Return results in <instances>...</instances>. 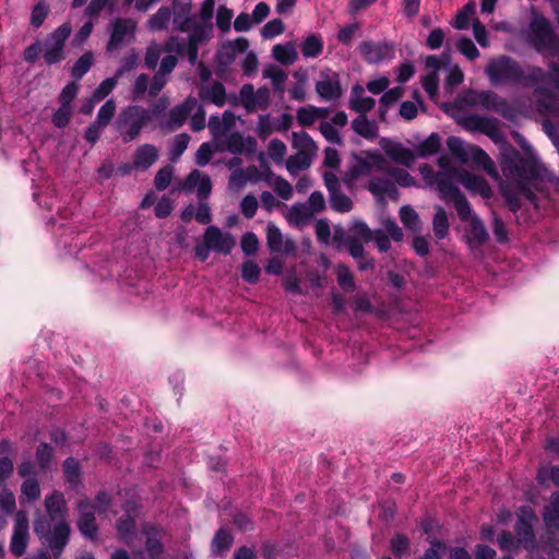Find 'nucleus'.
Returning a JSON list of instances; mask_svg holds the SVG:
<instances>
[{
	"instance_id": "49",
	"label": "nucleus",
	"mask_w": 559,
	"mask_h": 559,
	"mask_svg": "<svg viewBox=\"0 0 559 559\" xmlns=\"http://www.w3.org/2000/svg\"><path fill=\"white\" fill-rule=\"evenodd\" d=\"M115 112H116V103L114 99H108L98 109L96 119L94 121H96L97 124L107 127L110 123L111 119L114 118Z\"/></svg>"
},
{
	"instance_id": "24",
	"label": "nucleus",
	"mask_w": 559,
	"mask_h": 559,
	"mask_svg": "<svg viewBox=\"0 0 559 559\" xmlns=\"http://www.w3.org/2000/svg\"><path fill=\"white\" fill-rule=\"evenodd\" d=\"M266 243L271 252H281L284 250L286 253H292L296 246L292 239L283 241V235L273 223H269L266 227Z\"/></svg>"
},
{
	"instance_id": "9",
	"label": "nucleus",
	"mask_w": 559,
	"mask_h": 559,
	"mask_svg": "<svg viewBox=\"0 0 559 559\" xmlns=\"http://www.w3.org/2000/svg\"><path fill=\"white\" fill-rule=\"evenodd\" d=\"M323 181L329 192V202L333 211L348 213L353 210V201L341 190V182L337 176L331 171L323 174Z\"/></svg>"
},
{
	"instance_id": "61",
	"label": "nucleus",
	"mask_w": 559,
	"mask_h": 559,
	"mask_svg": "<svg viewBox=\"0 0 559 559\" xmlns=\"http://www.w3.org/2000/svg\"><path fill=\"white\" fill-rule=\"evenodd\" d=\"M475 9L476 2H466V4L456 15L455 27L457 29H465L468 27L469 19L474 14Z\"/></svg>"
},
{
	"instance_id": "29",
	"label": "nucleus",
	"mask_w": 559,
	"mask_h": 559,
	"mask_svg": "<svg viewBox=\"0 0 559 559\" xmlns=\"http://www.w3.org/2000/svg\"><path fill=\"white\" fill-rule=\"evenodd\" d=\"M62 472L66 481L72 489H75L81 483V466L76 459L70 456L62 463Z\"/></svg>"
},
{
	"instance_id": "12",
	"label": "nucleus",
	"mask_w": 559,
	"mask_h": 559,
	"mask_svg": "<svg viewBox=\"0 0 559 559\" xmlns=\"http://www.w3.org/2000/svg\"><path fill=\"white\" fill-rule=\"evenodd\" d=\"M76 507L80 511V516L76 522L80 533L91 540L96 539L98 535V526L92 501L88 499H81Z\"/></svg>"
},
{
	"instance_id": "30",
	"label": "nucleus",
	"mask_w": 559,
	"mask_h": 559,
	"mask_svg": "<svg viewBox=\"0 0 559 559\" xmlns=\"http://www.w3.org/2000/svg\"><path fill=\"white\" fill-rule=\"evenodd\" d=\"M437 187L440 195L445 201H454L463 193L459 187L453 182L452 178L448 175H440L437 178Z\"/></svg>"
},
{
	"instance_id": "48",
	"label": "nucleus",
	"mask_w": 559,
	"mask_h": 559,
	"mask_svg": "<svg viewBox=\"0 0 559 559\" xmlns=\"http://www.w3.org/2000/svg\"><path fill=\"white\" fill-rule=\"evenodd\" d=\"M190 141V135L188 133H180L175 136L171 148H170V160L177 162L180 156L185 153L188 147Z\"/></svg>"
},
{
	"instance_id": "47",
	"label": "nucleus",
	"mask_w": 559,
	"mask_h": 559,
	"mask_svg": "<svg viewBox=\"0 0 559 559\" xmlns=\"http://www.w3.org/2000/svg\"><path fill=\"white\" fill-rule=\"evenodd\" d=\"M447 145L452 155H454L462 163H466L468 159V148L464 146V143L459 136H449L447 139Z\"/></svg>"
},
{
	"instance_id": "13",
	"label": "nucleus",
	"mask_w": 559,
	"mask_h": 559,
	"mask_svg": "<svg viewBox=\"0 0 559 559\" xmlns=\"http://www.w3.org/2000/svg\"><path fill=\"white\" fill-rule=\"evenodd\" d=\"M135 24L131 19L117 17L111 22V33L106 49L115 51L126 41L127 37H133Z\"/></svg>"
},
{
	"instance_id": "53",
	"label": "nucleus",
	"mask_w": 559,
	"mask_h": 559,
	"mask_svg": "<svg viewBox=\"0 0 559 559\" xmlns=\"http://www.w3.org/2000/svg\"><path fill=\"white\" fill-rule=\"evenodd\" d=\"M429 548H427L423 556L417 559H443L442 552L447 548V544L438 538L429 539Z\"/></svg>"
},
{
	"instance_id": "52",
	"label": "nucleus",
	"mask_w": 559,
	"mask_h": 559,
	"mask_svg": "<svg viewBox=\"0 0 559 559\" xmlns=\"http://www.w3.org/2000/svg\"><path fill=\"white\" fill-rule=\"evenodd\" d=\"M240 102L242 106L246 108L248 112H252L255 110V91L252 84H245L241 86L240 92Z\"/></svg>"
},
{
	"instance_id": "31",
	"label": "nucleus",
	"mask_w": 559,
	"mask_h": 559,
	"mask_svg": "<svg viewBox=\"0 0 559 559\" xmlns=\"http://www.w3.org/2000/svg\"><path fill=\"white\" fill-rule=\"evenodd\" d=\"M272 56L280 63L290 66L297 59V51L293 43L277 44L272 48Z\"/></svg>"
},
{
	"instance_id": "54",
	"label": "nucleus",
	"mask_w": 559,
	"mask_h": 559,
	"mask_svg": "<svg viewBox=\"0 0 559 559\" xmlns=\"http://www.w3.org/2000/svg\"><path fill=\"white\" fill-rule=\"evenodd\" d=\"M260 275L261 270L258 263H255L252 260H248L242 263L241 276L246 282H248L249 284H255L259 281Z\"/></svg>"
},
{
	"instance_id": "36",
	"label": "nucleus",
	"mask_w": 559,
	"mask_h": 559,
	"mask_svg": "<svg viewBox=\"0 0 559 559\" xmlns=\"http://www.w3.org/2000/svg\"><path fill=\"white\" fill-rule=\"evenodd\" d=\"M178 2H173L176 5ZM191 9V2H185L183 5L177 11V7L174 8V25L181 32H187L192 24V17L189 15Z\"/></svg>"
},
{
	"instance_id": "10",
	"label": "nucleus",
	"mask_w": 559,
	"mask_h": 559,
	"mask_svg": "<svg viewBox=\"0 0 559 559\" xmlns=\"http://www.w3.org/2000/svg\"><path fill=\"white\" fill-rule=\"evenodd\" d=\"M353 159L354 163L349 168V176L352 179L369 174L372 166L382 169L384 165L383 156L377 151L368 150L355 153L353 155Z\"/></svg>"
},
{
	"instance_id": "3",
	"label": "nucleus",
	"mask_w": 559,
	"mask_h": 559,
	"mask_svg": "<svg viewBox=\"0 0 559 559\" xmlns=\"http://www.w3.org/2000/svg\"><path fill=\"white\" fill-rule=\"evenodd\" d=\"M72 33L70 23H63L49 33L43 40L36 39L23 51V60L35 63L40 57L47 67L60 64L67 58L66 43Z\"/></svg>"
},
{
	"instance_id": "23",
	"label": "nucleus",
	"mask_w": 559,
	"mask_h": 559,
	"mask_svg": "<svg viewBox=\"0 0 559 559\" xmlns=\"http://www.w3.org/2000/svg\"><path fill=\"white\" fill-rule=\"evenodd\" d=\"M316 92L320 98L331 102L338 99L342 95V86L337 73H333L332 76L318 81L316 83Z\"/></svg>"
},
{
	"instance_id": "40",
	"label": "nucleus",
	"mask_w": 559,
	"mask_h": 559,
	"mask_svg": "<svg viewBox=\"0 0 559 559\" xmlns=\"http://www.w3.org/2000/svg\"><path fill=\"white\" fill-rule=\"evenodd\" d=\"M400 219L404 227L411 231H418L420 229V219L417 212L409 205H403L400 209Z\"/></svg>"
},
{
	"instance_id": "7",
	"label": "nucleus",
	"mask_w": 559,
	"mask_h": 559,
	"mask_svg": "<svg viewBox=\"0 0 559 559\" xmlns=\"http://www.w3.org/2000/svg\"><path fill=\"white\" fill-rule=\"evenodd\" d=\"M471 105L493 111L507 120H513L516 115L515 108L493 91L474 92Z\"/></svg>"
},
{
	"instance_id": "16",
	"label": "nucleus",
	"mask_w": 559,
	"mask_h": 559,
	"mask_svg": "<svg viewBox=\"0 0 559 559\" xmlns=\"http://www.w3.org/2000/svg\"><path fill=\"white\" fill-rule=\"evenodd\" d=\"M198 100L193 96H188L183 103L173 107L168 115L166 127L169 130H176L183 126L192 110L197 107Z\"/></svg>"
},
{
	"instance_id": "32",
	"label": "nucleus",
	"mask_w": 559,
	"mask_h": 559,
	"mask_svg": "<svg viewBox=\"0 0 559 559\" xmlns=\"http://www.w3.org/2000/svg\"><path fill=\"white\" fill-rule=\"evenodd\" d=\"M234 543L233 535L225 528H219L216 531L212 543H211V552L213 556L222 555L223 552L229 550Z\"/></svg>"
},
{
	"instance_id": "50",
	"label": "nucleus",
	"mask_w": 559,
	"mask_h": 559,
	"mask_svg": "<svg viewBox=\"0 0 559 559\" xmlns=\"http://www.w3.org/2000/svg\"><path fill=\"white\" fill-rule=\"evenodd\" d=\"M337 283L340 287L346 293H352L356 289L354 276L346 265L342 264L338 266Z\"/></svg>"
},
{
	"instance_id": "39",
	"label": "nucleus",
	"mask_w": 559,
	"mask_h": 559,
	"mask_svg": "<svg viewBox=\"0 0 559 559\" xmlns=\"http://www.w3.org/2000/svg\"><path fill=\"white\" fill-rule=\"evenodd\" d=\"M36 462L43 472L51 467L53 461V449L47 442H40L35 452Z\"/></svg>"
},
{
	"instance_id": "6",
	"label": "nucleus",
	"mask_w": 559,
	"mask_h": 559,
	"mask_svg": "<svg viewBox=\"0 0 559 559\" xmlns=\"http://www.w3.org/2000/svg\"><path fill=\"white\" fill-rule=\"evenodd\" d=\"M531 43L538 52L547 51L552 57L559 56V39L550 22L543 16L531 22Z\"/></svg>"
},
{
	"instance_id": "25",
	"label": "nucleus",
	"mask_w": 559,
	"mask_h": 559,
	"mask_svg": "<svg viewBox=\"0 0 559 559\" xmlns=\"http://www.w3.org/2000/svg\"><path fill=\"white\" fill-rule=\"evenodd\" d=\"M461 182L467 190L479 194L484 199H489L492 197L490 185L481 176L464 173L461 175Z\"/></svg>"
},
{
	"instance_id": "64",
	"label": "nucleus",
	"mask_w": 559,
	"mask_h": 559,
	"mask_svg": "<svg viewBox=\"0 0 559 559\" xmlns=\"http://www.w3.org/2000/svg\"><path fill=\"white\" fill-rule=\"evenodd\" d=\"M49 7L47 5V2H37L36 5L33 8L32 14H31V24L35 28H38L43 25L44 21L46 20L48 13H49Z\"/></svg>"
},
{
	"instance_id": "20",
	"label": "nucleus",
	"mask_w": 559,
	"mask_h": 559,
	"mask_svg": "<svg viewBox=\"0 0 559 559\" xmlns=\"http://www.w3.org/2000/svg\"><path fill=\"white\" fill-rule=\"evenodd\" d=\"M358 50L366 62L374 64L381 62L389 55L391 46L365 40L359 44Z\"/></svg>"
},
{
	"instance_id": "14",
	"label": "nucleus",
	"mask_w": 559,
	"mask_h": 559,
	"mask_svg": "<svg viewBox=\"0 0 559 559\" xmlns=\"http://www.w3.org/2000/svg\"><path fill=\"white\" fill-rule=\"evenodd\" d=\"M28 543V520L25 514L19 512L16 514L15 524L13 527V534L10 543L11 552L21 557L25 554Z\"/></svg>"
},
{
	"instance_id": "60",
	"label": "nucleus",
	"mask_w": 559,
	"mask_h": 559,
	"mask_svg": "<svg viewBox=\"0 0 559 559\" xmlns=\"http://www.w3.org/2000/svg\"><path fill=\"white\" fill-rule=\"evenodd\" d=\"M457 49L459 51L464 55L469 60H475L479 57V50L474 44V41L468 37H461L457 40Z\"/></svg>"
},
{
	"instance_id": "59",
	"label": "nucleus",
	"mask_w": 559,
	"mask_h": 559,
	"mask_svg": "<svg viewBox=\"0 0 559 559\" xmlns=\"http://www.w3.org/2000/svg\"><path fill=\"white\" fill-rule=\"evenodd\" d=\"M21 492L28 501H35L40 497L39 483L36 478H26L21 486Z\"/></svg>"
},
{
	"instance_id": "42",
	"label": "nucleus",
	"mask_w": 559,
	"mask_h": 559,
	"mask_svg": "<svg viewBox=\"0 0 559 559\" xmlns=\"http://www.w3.org/2000/svg\"><path fill=\"white\" fill-rule=\"evenodd\" d=\"M311 165V155L307 154V152H297L294 155H290L286 160L287 170L293 174L297 170L308 169Z\"/></svg>"
},
{
	"instance_id": "62",
	"label": "nucleus",
	"mask_w": 559,
	"mask_h": 559,
	"mask_svg": "<svg viewBox=\"0 0 559 559\" xmlns=\"http://www.w3.org/2000/svg\"><path fill=\"white\" fill-rule=\"evenodd\" d=\"M453 205L462 222H469L473 218L471 204L464 194L454 200Z\"/></svg>"
},
{
	"instance_id": "46",
	"label": "nucleus",
	"mask_w": 559,
	"mask_h": 559,
	"mask_svg": "<svg viewBox=\"0 0 559 559\" xmlns=\"http://www.w3.org/2000/svg\"><path fill=\"white\" fill-rule=\"evenodd\" d=\"M500 192L504 199L506 205L512 213H518L522 207L519 191L510 188L509 186H501Z\"/></svg>"
},
{
	"instance_id": "55",
	"label": "nucleus",
	"mask_w": 559,
	"mask_h": 559,
	"mask_svg": "<svg viewBox=\"0 0 559 559\" xmlns=\"http://www.w3.org/2000/svg\"><path fill=\"white\" fill-rule=\"evenodd\" d=\"M72 116V107L60 105V107L53 112L51 121L56 128L62 129L69 124Z\"/></svg>"
},
{
	"instance_id": "26",
	"label": "nucleus",
	"mask_w": 559,
	"mask_h": 559,
	"mask_svg": "<svg viewBox=\"0 0 559 559\" xmlns=\"http://www.w3.org/2000/svg\"><path fill=\"white\" fill-rule=\"evenodd\" d=\"M199 96L203 102H211L217 107L226 103V88L219 81H215L211 87L201 86Z\"/></svg>"
},
{
	"instance_id": "28",
	"label": "nucleus",
	"mask_w": 559,
	"mask_h": 559,
	"mask_svg": "<svg viewBox=\"0 0 559 559\" xmlns=\"http://www.w3.org/2000/svg\"><path fill=\"white\" fill-rule=\"evenodd\" d=\"M468 151V157H471L476 165L480 166L488 175H497L495 163L483 148L477 145H469Z\"/></svg>"
},
{
	"instance_id": "37",
	"label": "nucleus",
	"mask_w": 559,
	"mask_h": 559,
	"mask_svg": "<svg viewBox=\"0 0 559 559\" xmlns=\"http://www.w3.org/2000/svg\"><path fill=\"white\" fill-rule=\"evenodd\" d=\"M94 64V55L92 51L84 52L73 64L71 76L74 80H81Z\"/></svg>"
},
{
	"instance_id": "5",
	"label": "nucleus",
	"mask_w": 559,
	"mask_h": 559,
	"mask_svg": "<svg viewBox=\"0 0 559 559\" xmlns=\"http://www.w3.org/2000/svg\"><path fill=\"white\" fill-rule=\"evenodd\" d=\"M151 121V114L139 105L124 107L116 119V130L124 143L136 140L142 129Z\"/></svg>"
},
{
	"instance_id": "8",
	"label": "nucleus",
	"mask_w": 559,
	"mask_h": 559,
	"mask_svg": "<svg viewBox=\"0 0 559 559\" xmlns=\"http://www.w3.org/2000/svg\"><path fill=\"white\" fill-rule=\"evenodd\" d=\"M535 519L536 515L532 508L527 506L520 508L514 531L518 544L526 550H532L536 547V535L533 528Z\"/></svg>"
},
{
	"instance_id": "41",
	"label": "nucleus",
	"mask_w": 559,
	"mask_h": 559,
	"mask_svg": "<svg viewBox=\"0 0 559 559\" xmlns=\"http://www.w3.org/2000/svg\"><path fill=\"white\" fill-rule=\"evenodd\" d=\"M293 146L298 152H307L309 155L313 154L317 150L316 142L306 131L293 132Z\"/></svg>"
},
{
	"instance_id": "19",
	"label": "nucleus",
	"mask_w": 559,
	"mask_h": 559,
	"mask_svg": "<svg viewBox=\"0 0 559 559\" xmlns=\"http://www.w3.org/2000/svg\"><path fill=\"white\" fill-rule=\"evenodd\" d=\"M197 188V194L199 200H206L212 191V181L209 175H203L200 170L193 169L188 175L185 189L192 191Z\"/></svg>"
},
{
	"instance_id": "27",
	"label": "nucleus",
	"mask_w": 559,
	"mask_h": 559,
	"mask_svg": "<svg viewBox=\"0 0 559 559\" xmlns=\"http://www.w3.org/2000/svg\"><path fill=\"white\" fill-rule=\"evenodd\" d=\"M352 129L365 138L372 141L378 136V126L374 121H370L366 115H359L352 121Z\"/></svg>"
},
{
	"instance_id": "4",
	"label": "nucleus",
	"mask_w": 559,
	"mask_h": 559,
	"mask_svg": "<svg viewBox=\"0 0 559 559\" xmlns=\"http://www.w3.org/2000/svg\"><path fill=\"white\" fill-rule=\"evenodd\" d=\"M50 518L39 516L34 521V533L52 552L55 559H58L70 539L71 527L67 521H60L51 527Z\"/></svg>"
},
{
	"instance_id": "57",
	"label": "nucleus",
	"mask_w": 559,
	"mask_h": 559,
	"mask_svg": "<svg viewBox=\"0 0 559 559\" xmlns=\"http://www.w3.org/2000/svg\"><path fill=\"white\" fill-rule=\"evenodd\" d=\"M376 105V100L372 97H352L349 102V108L359 115H366Z\"/></svg>"
},
{
	"instance_id": "34",
	"label": "nucleus",
	"mask_w": 559,
	"mask_h": 559,
	"mask_svg": "<svg viewBox=\"0 0 559 559\" xmlns=\"http://www.w3.org/2000/svg\"><path fill=\"white\" fill-rule=\"evenodd\" d=\"M449 218L445 210L442 206H437L432 218L435 237L439 240L444 239L449 235Z\"/></svg>"
},
{
	"instance_id": "51",
	"label": "nucleus",
	"mask_w": 559,
	"mask_h": 559,
	"mask_svg": "<svg viewBox=\"0 0 559 559\" xmlns=\"http://www.w3.org/2000/svg\"><path fill=\"white\" fill-rule=\"evenodd\" d=\"M319 107H300L297 110V121L301 127H310L318 119Z\"/></svg>"
},
{
	"instance_id": "33",
	"label": "nucleus",
	"mask_w": 559,
	"mask_h": 559,
	"mask_svg": "<svg viewBox=\"0 0 559 559\" xmlns=\"http://www.w3.org/2000/svg\"><path fill=\"white\" fill-rule=\"evenodd\" d=\"M300 51L305 58H317L323 51V40L318 34H310L300 45Z\"/></svg>"
},
{
	"instance_id": "43",
	"label": "nucleus",
	"mask_w": 559,
	"mask_h": 559,
	"mask_svg": "<svg viewBox=\"0 0 559 559\" xmlns=\"http://www.w3.org/2000/svg\"><path fill=\"white\" fill-rule=\"evenodd\" d=\"M479 132L487 135L493 142H498L502 139V133L499 128V120L493 117L484 116Z\"/></svg>"
},
{
	"instance_id": "17",
	"label": "nucleus",
	"mask_w": 559,
	"mask_h": 559,
	"mask_svg": "<svg viewBox=\"0 0 559 559\" xmlns=\"http://www.w3.org/2000/svg\"><path fill=\"white\" fill-rule=\"evenodd\" d=\"M534 96L536 98V105L539 110H543L550 115L559 112V104L556 98L555 92L548 86L537 83L534 86Z\"/></svg>"
},
{
	"instance_id": "35",
	"label": "nucleus",
	"mask_w": 559,
	"mask_h": 559,
	"mask_svg": "<svg viewBox=\"0 0 559 559\" xmlns=\"http://www.w3.org/2000/svg\"><path fill=\"white\" fill-rule=\"evenodd\" d=\"M441 148V138L438 133H431L426 140L420 142L415 151L419 157H428L437 154Z\"/></svg>"
},
{
	"instance_id": "15",
	"label": "nucleus",
	"mask_w": 559,
	"mask_h": 559,
	"mask_svg": "<svg viewBox=\"0 0 559 559\" xmlns=\"http://www.w3.org/2000/svg\"><path fill=\"white\" fill-rule=\"evenodd\" d=\"M465 240L469 249L476 250L486 245L489 240V234L478 215H474L465 231Z\"/></svg>"
},
{
	"instance_id": "11",
	"label": "nucleus",
	"mask_w": 559,
	"mask_h": 559,
	"mask_svg": "<svg viewBox=\"0 0 559 559\" xmlns=\"http://www.w3.org/2000/svg\"><path fill=\"white\" fill-rule=\"evenodd\" d=\"M203 241L212 251L227 255L236 246L235 237L230 233H223L217 226H209L203 234Z\"/></svg>"
},
{
	"instance_id": "45",
	"label": "nucleus",
	"mask_w": 559,
	"mask_h": 559,
	"mask_svg": "<svg viewBox=\"0 0 559 559\" xmlns=\"http://www.w3.org/2000/svg\"><path fill=\"white\" fill-rule=\"evenodd\" d=\"M171 17L168 7H162L150 20L148 26L152 31H162L167 27Z\"/></svg>"
},
{
	"instance_id": "22",
	"label": "nucleus",
	"mask_w": 559,
	"mask_h": 559,
	"mask_svg": "<svg viewBox=\"0 0 559 559\" xmlns=\"http://www.w3.org/2000/svg\"><path fill=\"white\" fill-rule=\"evenodd\" d=\"M158 150L153 144H142L138 146L133 154V166L136 170H147L157 159Z\"/></svg>"
},
{
	"instance_id": "1",
	"label": "nucleus",
	"mask_w": 559,
	"mask_h": 559,
	"mask_svg": "<svg viewBox=\"0 0 559 559\" xmlns=\"http://www.w3.org/2000/svg\"><path fill=\"white\" fill-rule=\"evenodd\" d=\"M500 167L506 178L516 181V190L532 203L536 201V194L528 186L531 181L544 180L547 169L539 163L531 150L523 156L513 146L507 147L501 153Z\"/></svg>"
},
{
	"instance_id": "18",
	"label": "nucleus",
	"mask_w": 559,
	"mask_h": 559,
	"mask_svg": "<svg viewBox=\"0 0 559 559\" xmlns=\"http://www.w3.org/2000/svg\"><path fill=\"white\" fill-rule=\"evenodd\" d=\"M382 148L385 154L395 163L411 167L415 160V154L412 150L404 147L401 143H394L386 139L381 140Z\"/></svg>"
},
{
	"instance_id": "44",
	"label": "nucleus",
	"mask_w": 559,
	"mask_h": 559,
	"mask_svg": "<svg viewBox=\"0 0 559 559\" xmlns=\"http://www.w3.org/2000/svg\"><path fill=\"white\" fill-rule=\"evenodd\" d=\"M263 75L271 79L272 85L276 92H284V83L287 79V74L284 72V70L275 66H270L263 70Z\"/></svg>"
},
{
	"instance_id": "58",
	"label": "nucleus",
	"mask_w": 559,
	"mask_h": 559,
	"mask_svg": "<svg viewBox=\"0 0 559 559\" xmlns=\"http://www.w3.org/2000/svg\"><path fill=\"white\" fill-rule=\"evenodd\" d=\"M118 83V76L115 75L112 78L105 79L94 91L93 97L96 102L103 100L107 97L116 87Z\"/></svg>"
},
{
	"instance_id": "63",
	"label": "nucleus",
	"mask_w": 559,
	"mask_h": 559,
	"mask_svg": "<svg viewBox=\"0 0 559 559\" xmlns=\"http://www.w3.org/2000/svg\"><path fill=\"white\" fill-rule=\"evenodd\" d=\"M79 92L76 82H69L59 94L58 100L60 105L72 107V102L75 99Z\"/></svg>"
},
{
	"instance_id": "21",
	"label": "nucleus",
	"mask_w": 559,
	"mask_h": 559,
	"mask_svg": "<svg viewBox=\"0 0 559 559\" xmlns=\"http://www.w3.org/2000/svg\"><path fill=\"white\" fill-rule=\"evenodd\" d=\"M45 508L51 521H66L68 513L64 495L61 491H53L45 498Z\"/></svg>"
},
{
	"instance_id": "38",
	"label": "nucleus",
	"mask_w": 559,
	"mask_h": 559,
	"mask_svg": "<svg viewBox=\"0 0 559 559\" xmlns=\"http://www.w3.org/2000/svg\"><path fill=\"white\" fill-rule=\"evenodd\" d=\"M411 549V539L407 535L395 533L390 539V550L396 558H402L408 555Z\"/></svg>"
},
{
	"instance_id": "2",
	"label": "nucleus",
	"mask_w": 559,
	"mask_h": 559,
	"mask_svg": "<svg viewBox=\"0 0 559 559\" xmlns=\"http://www.w3.org/2000/svg\"><path fill=\"white\" fill-rule=\"evenodd\" d=\"M485 73L493 86L516 84L532 87L537 83H544L550 76L538 66L523 68L518 60L507 55L489 60L485 67Z\"/></svg>"
},
{
	"instance_id": "56",
	"label": "nucleus",
	"mask_w": 559,
	"mask_h": 559,
	"mask_svg": "<svg viewBox=\"0 0 559 559\" xmlns=\"http://www.w3.org/2000/svg\"><path fill=\"white\" fill-rule=\"evenodd\" d=\"M174 175V169L171 166L167 165L160 168L154 178V186L156 190L164 191L167 189L171 182Z\"/></svg>"
}]
</instances>
